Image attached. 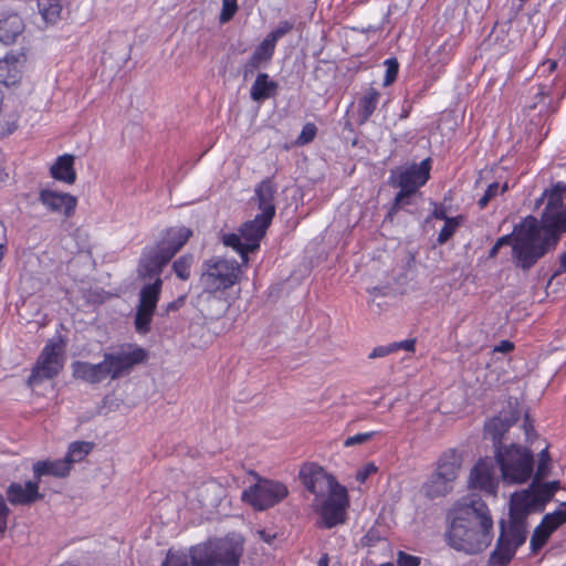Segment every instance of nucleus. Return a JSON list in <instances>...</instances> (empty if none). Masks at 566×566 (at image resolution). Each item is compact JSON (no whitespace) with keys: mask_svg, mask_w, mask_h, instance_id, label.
I'll list each match as a JSON object with an SVG mask.
<instances>
[{"mask_svg":"<svg viewBox=\"0 0 566 566\" xmlns=\"http://www.w3.org/2000/svg\"><path fill=\"white\" fill-rule=\"evenodd\" d=\"M566 185L557 182L546 190L541 200L546 206L541 222L535 217H526L515 226L513 256L516 265L523 270L531 269L551 248H554L563 232H566Z\"/></svg>","mask_w":566,"mask_h":566,"instance_id":"nucleus-1","label":"nucleus"},{"mask_svg":"<svg viewBox=\"0 0 566 566\" xmlns=\"http://www.w3.org/2000/svg\"><path fill=\"white\" fill-rule=\"evenodd\" d=\"M493 525L488 504L478 495L468 496L454 509L449 544L467 554L481 553L492 543Z\"/></svg>","mask_w":566,"mask_h":566,"instance_id":"nucleus-2","label":"nucleus"},{"mask_svg":"<svg viewBox=\"0 0 566 566\" xmlns=\"http://www.w3.org/2000/svg\"><path fill=\"white\" fill-rule=\"evenodd\" d=\"M300 476L306 490L315 496L312 506L322 518L321 525L332 528L343 524L349 506L347 489L316 464L303 467Z\"/></svg>","mask_w":566,"mask_h":566,"instance_id":"nucleus-3","label":"nucleus"},{"mask_svg":"<svg viewBox=\"0 0 566 566\" xmlns=\"http://www.w3.org/2000/svg\"><path fill=\"white\" fill-rule=\"evenodd\" d=\"M494 454L503 483L507 485L523 484L531 479L534 470V458L530 449L511 443L496 447Z\"/></svg>","mask_w":566,"mask_h":566,"instance_id":"nucleus-4","label":"nucleus"},{"mask_svg":"<svg viewBox=\"0 0 566 566\" xmlns=\"http://www.w3.org/2000/svg\"><path fill=\"white\" fill-rule=\"evenodd\" d=\"M147 352L133 344H124L103 354V360L95 364L103 380L119 379L130 374L136 365L147 359Z\"/></svg>","mask_w":566,"mask_h":566,"instance_id":"nucleus-5","label":"nucleus"},{"mask_svg":"<svg viewBox=\"0 0 566 566\" xmlns=\"http://www.w3.org/2000/svg\"><path fill=\"white\" fill-rule=\"evenodd\" d=\"M242 554L240 543L229 538L191 548L192 566H238Z\"/></svg>","mask_w":566,"mask_h":566,"instance_id":"nucleus-6","label":"nucleus"},{"mask_svg":"<svg viewBox=\"0 0 566 566\" xmlns=\"http://www.w3.org/2000/svg\"><path fill=\"white\" fill-rule=\"evenodd\" d=\"M271 222L272 219L258 213L254 219L244 222L240 227L239 234H224L222 237V242L226 247L232 248L240 254L243 264H248L249 253L259 249L260 241L265 235Z\"/></svg>","mask_w":566,"mask_h":566,"instance_id":"nucleus-7","label":"nucleus"},{"mask_svg":"<svg viewBox=\"0 0 566 566\" xmlns=\"http://www.w3.org/2000/svg\"><path fill=\"white\" fill-rule=\"evenodd\" d=\"M240 274V264L235 260L211 258L203 264L200 281L206 293L216 294L237 284Z\"/></svg>","mask_w":566,"mask_h":566,"instance_id":"nucleus-8","label":"nucleus"},{"mask_svg":"<svg viewBox=\"0 0 566 566\" xmlns=\"http://www.w3.org/2000/svg\"><path fill=\"white\" fill-rule=\"evenodd\" d=\"M430 169L431 160L426 158L420 164L401 167L391 174L392 186L400 189L395 197V208H400L408 203V198L429 180Z\"/></svg>","mask_w":566,"mask_h":566,"instance_id":"nucleus-9","label":"nucleus"},{"mask_svg":"<svg viewBox=\"0 0 566 566\" xmlns=\"http://www.w3.org/2000/svg\"><path fill=\"white\" fill-rule=\"evenodd\" d=\"M289 495L287 486L275 480L259 479L242 493V500L255 510L263 511L282 502Z\"/></svg>","mask_w":566,"mask_h":566,"instance_id":"nucleus-10","label":"nucleus"},{"mask_svg":"<svg viewBox=\"0 0 566 566\" xmlns=\"http://www.w3.org/2000/svg\"><path fill=\"white\" fill-rule=\"evenodd\" d=\"M64 365V343L62 339H49L29 376V384L36 385L43 379L55 377Z\"/></svg>","mask_w":566,"mask_h":566,"instance_id":"nucleus-11","label":"nucleus"},{"mask_svg":"<svg viewBox=\"0 0 566 566\" xmlns=\"http://www.w3.org/2000/svg\"><path fill=\"white\" fill-rule=\"evenodd\" d=\"M468 485L488 496L497 497L500 479L492 458L485 457L476 461L470 471Z\"/></svg>","mask_w":566,"mask_h":566,"instance_id":"nucleus-12","label":"nucleus"},{"mask_svg":"<svg viewBox=\"0 0 566 566\" xmlns=\"http://www.w3.org/2000/svg\"><path fill=\"white\" fill-rule=\"evenodd\" d=\"M163 280H156L146 284L139 292V304L135 316V327L140 334H146L150 329V323L161 293Z\"/></svg>","mask_w":566,"mask_h":566,"instance_id":"nucleus-13","label":"nucleus"},{"mask_svg":"<svg viewBox=\"0 0 566 566\" xmlns=\"http://www.w3.org/2000/svg\"><path fill=\"white\" fill-rule=\"evenodd\" d=\"M534 480L527 490L516 492L512 495L511 506L525 514L530 512H542L552 500V492L547 486Z\"/></svg>","mask_w":566,"mask_h":566,"instance_id":"nucleus-14","label":"nucleus"},{"mask_svg":"<svg viewBox=\"0 0 566 566\" xmlns=\"http://www.w3.org/2000/svg\"><path fill=\"white\" fill-rule=\"evenodd\" d=\"M39 201L48 211L63 214L66 218L74 214L77 206V198L75 196L49 188L40 190Z\"/></svg>","mask_w":566,"mask_h":566,"instance_id":"nucleus-15","label":"nucleus"},{"mask_svg":"<svg viewBox=\"0 0 566 566\" xmlns=\"http://www.w3.org/2000/svg\"><path fill=\"white\" fill-rule=\"evenodd\" d=\"M171 259L172 256L159 243L156 247L146 248L140 258L138 273L144 279L159 277Z\"/></svg>","mask_w":566,"mask_h":566,"instance_id":"nucleus-16","label":"nucleus"},{"mask_svg":"<svg viewBox=\"0 0 566 566\" xmlns=\"http://www.w3.org/2000/svg\"><path fill=\"white\" fill-rule=\"evenodd\" d=\"M39 484L35 479L24 484L13 482L7 489V499L12 505H31L43 497Z\"/></svg>","mask_w":566,"mask_h":566,"instance_id":"nucleus-17","label":"nucleus"},{"mask_svg":"<svg viewBox=\"0 0 566 566\" xmlns=\"http://www.w3.org/2000/svg\"><path fill=\"white\" fill-rule=\"evenodd\" d=\"M25 63L23 53L7 54L0 60V84L4 86H13L18 84L22 77V69Z\"/></svg>","mask_w":566,"mask_h":566,"instance_id":"nucleus-18","label":"nucleus"},{"mask_svg":"<svg viewBox=\"0 0 566 566\" xmlns=\"http://www.w3.org/2000/svg\"><path fill=\"white\" fill-rule=\"evenodd\" d=\"M526 516L527 514L514 510L513 506L510 507V523L509 526L505 528L502 525V532L504 533V536L506 537V541L514 545V547L517 549L520 546H522L527 536V528H526Z\"/></svg>","mask_w":566,"mask_h":566,"instance_id":"nucleus-19","label":"nucleus"},{"mask_svg":"<svg viewBox=\"0 0 566 566\" xmlns=\"http://www.w3.org/2000/svg\"><path fill=\"white\" fill-rule=\"evenodd\" d=\"M74 164L75 156L71 154L61 155L50 166V176L59 182L73 185L77 178Z\"/></svg>","mask_w":566,"mask_h":566,"instance_id":"nucleus-20","label":"nucleus"},{"mask_svg":"<svg viewBox=\"0 0 566 566\" xmlns=\"http://www.w3.org/2000/svg\"><path fill=\"white\" fill-rule=\"evenodd\" d=\"M276 192L275 185L270 178L262 180L254 189V196L258 200L260 214L272 219L275 216L274 196Z\"/></svg>","mask_w":566,"mask_h":566,"instance_id":"nucleus-21","label":"nucleus"},{"mask_svg":"<svg viewBox=\"0 0 566 566\" xmlns=\"http://www.w3.org/2000/svg\"><path fill=\"white\" fill-rule=\"evenodd\" d=\"M559 526L560 521H557L555 515L551 513L545 514L531 536L530 547L532 553H537Z\"/></svg>","mask_w":566,"mask_h":566,"instance_id":"nucleus-22","label":"nucleus"},{"mask_svg":"<svg viewBox=\"0 0 566 566\" xmlns=\"http://www.w3.org/2000/svg\"><path fill=\"white\" fill-rule=\"evenodd\" d=\"M275 45L266 38L255 48L251 57L243 65V76L247 77L255 70L265 66L274 54Z\"/></svg>","mask_w":566,"mask_h":566,"instance_id":"nucleus-23","label":"nucleus"},{"mask_svg":"<svg viewBox=\"0 0 566 566\" xmlns=\"http://www.w3.org/2000/svg\"><path fill=\"white\" fill-rule=\"evenodd\" d=\"M461 467V453H459L455 449H450L440 455L436 472L454 483L459 476Z\"/></svg>","mask_w":566,"mask_h":566,"instance_id":"nucleus-24","label":"nucleus"},{"mask_svg":"<svg viewBox=\"0 0 566 566\" xmlns=\"http://www.w3.org/2000/svg\"><path fill=\"white\" fill-rule=\"evenodd\" d=\"M279 84L268 73H259L250 87V98L261 103L277 94Z\"/></svg>","mask_w":566,"mask_h":566,"instance_id":"nucleus-25","label":"nucleus"},{"mask_svg":"<svg viewBox=\"0 0 566 566\" xmlns=\"http://www.w3.org/2000/svg\"><path fill=\"white\" fill-rule=\"evenodd\" d=\"M23 30L24 23L19 14L8 13L0 15V42L4 44L14 43Z\"/></svg>","mask_w":566,"mask_h":566,"instance_id":"nucleus-26","label":"nucleus"},{"mask_svg":"<svg viewBox=\"0 0 566 566\" xmlns=\"http://www.w3.org/2000/svg\"><path fill=\"white\" fill-rule=\"evenodd\" d=\"M70 471L71 468L64 459L38 461L33 464V476L39 482L44 475L64 478Z\"/></svg>","mask_w":566,"mask_h":566,"instance_id":"nucleus-27","label":"nucleus"},{"mask_svg":"<svg viewBox=\"0 0 566 566\" xmlns=\"http://www.w3.org/2000/svg\"><path fill=\"white\" fill-rule=\"evenodd\" d=\"M191 235L192 231L187 227L170 228L167 230L165 238L159 244L174 258Z\"/></svg>","mask_w":566,"mask_h":566,"instance_id":"nucleus-28","label":"nucleus"},{"mask_svg":"<svg viewBox=\"0 0 566 566\" xmlns=\"http://www.w3.org/2000/svg\"><path fill=\"white\" fill-rule=\"evenodd\" d=\"M516 551L517 549L514 547V545H511L506 541L504 533H501L497 538L495 548L493 549V552L490 555L489 565L490 566H507L510 564V562L512 560V558L514 557Z\"/></svg>","mask_w":566,"mask_h":566,"instance_id":"nucleus-29","label":"nucleus"},{"mask_svg":"<svg viewBox=\"0 0 566 566\" xmlns=\"http://www.w3.org/2000/svg\"><path fill=\"white\" fill-rule=\"evenodd\" d=\"M453 486L454 483L434 471L424 482L422 490L427 497L437 499L450 493L453 490Z\"/></svg>","mask_w":566,"mask_h":566,"instance_id":"nucleus-30","label":"nucleus"},{"mask_svg":"<svg viewBox=\"0 0 566 566\" xmlns=\"http://www.w3.org/2000/svg\"><path fill=\"white\" fill-rule=\"evenodd\" d=\"M69 0H38V9L46 24H55L62 17Z\"/></svg>","mask_w":566,"mask_h":566,"instance_id":"nucleus-31","label":"nucleus"},{"mask_svg":"<svg viewBox=\"0 0 566 566\" xmlns=\"http://www.w3.org/2000/svg\"><path fill=\"white\" fill-rule=\"evenodd\" d=\"M380 93L374 88L369 87L364 92V95L358 102V118L359 123L367 122L370 116L374 114L377 105L379 103Z\"/></svg>","mask_w":566,"mask_h":566,"instance_id":"nucleus-32","label":"nucleus"},{"mask_svg":"<svg viewBox=\"0 0 566 566\" xmlns=\"http://www.w3.org/2000/svg\"><path fill=\"white\" fill-rule=\"evenodd\" d=\"M71 367L73 377L76 379L83 380L92 385L99 384L103 381L95 364L76 360L72 363Z\"/></svg>","mask_w":566,"mask_h":566,"instance_id":"nucleus-33","label":"nucleus"},{"mask_svg":"<svg viewBox=\"0 0 566 566\" xmlns=\"http://www.w3.org/2000/svg\"><path fill=\"white\" fill-rule=\"evenodd\" d=\"M507 430L509 423L500 417H494L485 423L484 437L485 439H490L492 441L494 451L496 450V447L505 446L502 444V439Z\"/></svg>","mask_w":566,"mask_h":566,"instance_id":"nucleus-34","label":"nucleus"},{"mask_svg":"<svg viewBox=\"0 0 566 566\" xmlns=\"http://www.w3.org/2000/svg\"><path fill=\"white\" fill-rule=\"evenodd\" d=\"M93 449V443L85 441H75L69 446L67 452L63 458L67 461L70 468L76 462L82 461Z\"/></svg>","mask_w":566,"mask_h":566,"instance_id":"nucleus-35","label":"nucleus"},{"mask_svg":"<svg viewBox=\"0 0 566 566\" xmlns=\"http://www.w3.org/2000/svg\"><path fill=\"white\" fill-rule=\"evenodd\" d=\"M193 263L191 254H185L172 263V270L178 279L187 281L190 277V271Z\"/></svg>","mask_w":566,"mask_h":566,"instance_id":"nucleus-36","label":"nucleus"},{"mask_svg":"<svg viewBox=\"0 0 566 566\" xmlns=\"http://www.w3.org/2000/svg\"><path fill=\"white\" fill-rule=\"evenodd\" d=\"M222 493V486L214 480H209L205 482L200 488V496L203 502H208L212 504L217 500H219Z\"/></svg>","mask_w":566,"mask_h":566,"instance_id":"nucleus-37","label":"nucleus"},{"mask_svg":"<svg viewBox=\"0 0 566 566\" xmlns=\"http://www.w3.org/2000/svg\"><path fill=\"white\" fill-rule=\"evenodd\" d=\"M462 222V217H452L451 219H447L444 221V226L440 230L438 234V243L443 244L446 243L457 231V229L460 227Z\"/></svg>","mask_w":566,"mask_h":566,"instance_id":"nucleus-38","label":"nucleus"},{"mask_svg":"<svg viewBox=\"0 0 566 566\" xmlns=\"http://www.w3.org/2000/svg\"><path fill=\"white\" fill-rule=\"evenodd\" d=\"M507 190V185L504 184L502 187L499 182H492L488 186L484 195L479 199L478 205L481 209H484L490 200L496 197L500 193H503Z\"/></svg>","mask_w":566,"mask_h":566,"instance_id":"nucleus-39","label":"nucleus"},{"mask_svg":"<svg viewBox=\"0 0 566 566\" xmlns=\"http://www.w3.org/2000/svg\"><path fill=\"white\" fill-rule=\"evenodd\" d=\"M386 72L384 77V86L391 85L398 75L399 64L395 57L387 59L385 61Z\"/></svg>","mask_w":566,"mask_h":566,"instance_id":"nucleus-40","label":"nucleus"},{"mask_svg":"<svg viewBox=\"0 0 566 566\" xmlns=\"http://www.w3.org/2000/svg\"><path fill=\"white\" fill-rule=\"evenodd\" d=\"M238 0H222V9L219 17L221 23L229 22L238 11Z\"/></svg>","mask_w":566,"mask_h":566,"instance_id":"nucleus-41","label":"nucleus"},{"mask_svg":"<svg viewBox=\"0 0 566 566\" xmlns=\"http://www.w3.org/2000/svg\"><path fill=\"white\" fill-rule=\"evenodd\" d=\"M163 566H190L185 553L169 551Z\"/></svg>","mask_w":566,"mask_h":566,"instance_id":"nucleus-42","label":"nucleus"},{"mask_svg":"<svg viewBox=\"0 0 566 566\" xmlns=\"http://www.w3.org/2000/svg\"><path fill=\"white\" fill-rule=\"evenodd\" d=\"M549 463V454L547 449H543L538 454V464L535 472V480H542L547 475Z\"/></svg>","mask_w":566,"mask_h":566,"instance_id":"nucleus-43","label":"nucleus"},{"mask_svg":"<svg viewBox=\"0 0 566 566\" xmlns=\"http://www.w3.org/2000/svg\"><path fill=\"white\" fill-rule=\"evenodd\" d=\"M377 433V431L356 433L345 439L344 447L349 448L357 444L366 443L367 441L371 440Z\"/></svg>","mask_w":566,"mask_h":566,"instance_id":"nucleus-44","label":"nucleus"},{"mask_svg":"<svg viewBox=\"0 0 566 566\" xmlns=\"http://www.w3.org/2000/svg\"><path fill=\"white\" fill-rule=\"evenodd\" d=\"M292 29L293 23L290 21H282L276 27V29L270 32L265 38L269 39L274 45H276L277 40L289 33Z\"/></svg>","mask_w":566,"mask_h":566,"instance_id":"nucleus-45","label":"nucleus"},{"mask_svg":"<svg viewBox=\"0 0 566 566\" xmlns=\"http://www.w3.org/2000/svg\"><path fill=\"white\" fill-rule=\"evenodd\" d=\"M316 133H317L316 126L313 123H306L303 126L302 132L296 139V143L298 145H306L315 138Z\"/></svg>","mask_w":566,"mask_h":566,"instance_id":"nucleus-46","label":"nucleus"},{"mask_svg":"<svg viewBox=\"0 0 566 566\" xmlns=\"http://www.w3.org/2000/svg\"><path fill=\"white\" fill-rule=\"evenodd\" d=\"M397 566H420L421 558L403 551L397 553Z\"/></svg>","mask_w":566,"mask_h":566,"instance_id":"nucleus-47","label":"nucleus"},{"mask_svg":"<svg viewBox=\"0 0 566 566\" xmlns=\"http://www.w3.org/2000/svg\"><path fill=\"white\" fill-rule=\"evenodd\" d=\"M376 471L377 467L374 463H367L356 472V480L359 483H364Z\"/></svg>","mask_w":566,"mask_h":566,"instance_id":"nucleus-48","label":"nucleus"},{"mask_svg":"<svg viewBox=\"0 0 566 566\" xmlns=\"http://www.w3.org/2000/svg\"><path fill=\"white\" fill-rule=\"evenodd\" d=\"M9 513L10 510L6 504L3 496L0 494V533H3L7 530Z\"/></svg>","mask_w":566,"mask_h":566,"instance_id":"nucleus-49","label":"nucleus"},{"mask_svg":"<svg viewBox=\"0 0 566 566\" xmlns=\"http://www.w3.org/2000/svg\"><path fill=\"white\" fill-rule=\"evenodd\" d=\"M391 353H394L392 344H388V345L375 347L370 352L368 357L370 359H375V358H379V357H385V356H387V355H389Z\"/></svg>","mask_w":566,"mask_h":566,"instance_id":"nucleus-50","label":"nucleus"},{"mask_svg":"<svg viewBox=\"0 0 566 566\" xmlns=\"http://www.w3.org/2000/svg\"><path fill=\"white\" fill-rule=\"evenodd\" d=\"M391 344H392L394 353L399 349H403L406 352H415V347H416L415 339H405L401 342H394Z\"/></svg>","mask_w":566,"mask_h":566,"instance_id":"nucleus-51","label":"nucleus"},{"mask_svg":"<svg viewBox=\"0 0 566 566\" xmlns=\"http://www.w3.org/2000/svg\"><path fill=\"white\" fill-rule=\"evenodd\" d=\"M9 178V174L6 168L4 154L0 149V184L6 182Z\"/></svg>","mask_w":566,"mask_h":566,"instance_id":"nucleus-52","label":"nucleus"},{"mask_svg":"<svg viewBox=\"0 0 566 566\" xmlns=\"http://www.w3.org/2000/svg\"><path fill=\"white\" fill-rule=\"evenodd\" d=\"M185 301H186V295L179 296L177 300L167 304L166 311L167 312L178 311L185 304Z\"/></svg>","mask_w":566,"mask_h":566,"instance_id":"nucleus-53","label":"nucleus"},{"mask_svg":"<svg viewBox=\"0 0 566 566\" xmlns=\"http://www.w3.org/2000/svg\"><path fill=\"white\" fill-rule=\"evenodd\" d=\"M515 242V229L513 230L512 234H506L496 240L497 247H503L507 244L514 245Z\"/></svg>","mask_w":566,"mask_h":566,"instance_id":"nucleus-54","label":"nucleus"},{"mask_svg":"<svg viewBox=\"0 0 566 566\" xmlns=\"http://www.w3.org/2000/svg\"><path fill=\"white\" fill-rule=\"evenodd\" d=\"M562 509L551 513L552 515H555L557 521H560V525L566 523V502L562 503Z\"/></svg>","mask_w":566,"mask_h":566,"instance_id":"nucleus-55","label":"nucleus"},{"mask_svg":"<svg viewBox=\"0 0 566 566\" xmlns=\"http://www.w3.org/2000/svg\"><path fill=\"white\" fill-rule=\"evenodd\" d=\"M514 348V345L509 340H502L496 347L495 352L510 353Z\"/></svg>","mask_w":566,"mask_h":566,"instance_id":"nucleus-56","label":"nucleus"},{"mask_svg":"<svg viewBox=\"0 0 566 566\" xmlns=\"http://www.w3.org/2000/svg\"><path fill=\"white\" fill-rule=\"evenodd\" d=\"M563 273H566V252L562 254L558 269L555 271L554 275H559Z\"/></svg>","mask_w":566,"mask_h":566,"instance_id":"nucleus-57","label":"nucleus"},{"mask_svg":"<svg viewBox=\"0 0 566 566\" xmlns=\"http://www.w3.org/2000/svg\"><path fill=\"white\" fill-rule=\"evenodd\" d=\"M544 486H547L548 490L552 492V497L555 495V493L559 489V481H552V482H545L542 483Z\"/></svg>","mask_w":566,"mask_h":566,"instance_id":"nucleus-58","label":"nucleus"},{"mask_svg":"<svg viewBox=\"0 0 566 566\" xmlns=\"http://www.w3.org/2000/svg\"><path fill=\"white\" fill-rule=\"evenodd\" d=\"M433 217L436 219H440V220H443V221H446L447 219H451L452 218V217H448L443 209L434 210Z\"/></svg>","mask_w":566,"mask_h":566,"instance_id":"nucleus-59","label":"nucleus"},{"mask_svg":"<svg viewBox=\"0 0 566 566\" xmlns=\"http://www.w3.org/2000/svg\"><path fill=\"white\" fill-rule=\"evenodd\" d=\"M328 563H329L328 556L326 554H324L318 559L317 566H328Z\"/></svg>","mask_w":566,"mask_h":566,"instance_id":"nucleus-60","label":"nucleus"},{"mask_svg":"<svg viewBox=\"0 0 566 566\" xmlns=\"http://www.w3.org/2000/svg\"><path fill=\"white\" fill-rule=\"evenodd\" d=\"M500 248L501 247H497V243L495 242L494 245L491 248V250L489 252V256L490 258L496 256V254L499 253Z\"/></svg>","mask_w":566,"mask_h":566,"instance_id":"nucleus-61","label":"nucleus"},{"mask_svg":"<svg viewBox=\"0 0 566 566\" xmlns=\"http://www.w3.org/2000/svg\"><path fill=\"white\" fill-rule=\"evenodd\" d=\"M547 63H548V71L549 72H553L556 69V66H557V62L556 61H552L551 60Z\"/></svg>","mask_w":566,"mask_h":566,"instance_id":"nucleus-62","label":"nucleus"},{"mask_svg":"<svg viewBox=\"0 0 566 566\" xmlns=\"http://www.w3.org/2000/svg\"><path fill=\"white\" fill-rule=\"evenodd\" d=\"M381 566H395L392 563H384Z\"/></svg>","mask_w":566,"mask_h":566,"instance_id":"nucleus-63","label":"nucleus"}]
</instances>
